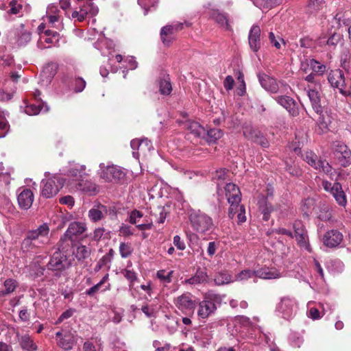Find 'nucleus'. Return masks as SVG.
I'll use <instances>...</instances> for the list:
<instances>
[{"label":"nucleus","instance_id":"obj_1","mask_svg":"<svg viewBox=\"0 0 351 351\" xmlns=\"http://www.w3.org/2000/svg\"><path fill=\"white\" fill-rule=\"evenodd\" d=\"M49 226L46 223L40 225L36 229L27 231L21 243V250L23 252H28L49 244Z\"/></svg>","mask_w":351,"mask_h":351},{"label":"nucleus","instance_id":"obj_2","mask_svg":"<svg viewBox=\"0 0 351 351\" xmlns=\"http://www.w3.org/2000/svg\"><path fill=\"white\" fill-rule=\"evenodd\" d=\"M64 249L62 244L58 243V250L53 254L46 265L47 274L55 280L59 279L63 275V271L70 266L66 256L61 252Z\"/></svg>","mask_w":351,"mask_h":351},{"label":"nucleus","instance_id":"obj_3","mask_svg":"<svg viewBox=\"0 0 351 351\" xmlns=\"http://www.w3.org/2000/svg\"><path fill=\"white\" fill-rule=\"evenodd\" d=\"M99 176L104 182L123 184L126 182V172L124 169L115 165H106L99 164Z\"/></svg>","mask_w":351,"mask_h":351},{"label":"nucleus","instance_id":"obj_4","mask_svg":"<svg viewBox=\"0 0 351 351\" xmlns=\"http://www.w3.org/2000/svg\"><path fill=\"white\" fill-rule=\"evenodd\" d=\"M190 224L195 232L204 234L213 227V219L199 210H192L189 214Z\"/></svg>","mask_w":351,"mask_h":351},{"label":"nucleus","instance_id":"obj_5","mask_svg":"<svg viewBox=\"0 0 351 351\" xmlns=\"http://www.w3.org/2000/svg\"><path fill=\"white\" fill-rule=\"evenodd\" d=\"M221 301V296L218 294L209 293L204 300L200 302L198 305L197 315L205 319L211 315L217 310V304H220Z\"/></svg>","mask_w":351,"mask_h":351},{"label":"nucleus","instance_id":"obj_6","mask_svg":"<svg viewBox=\"0 0 351 351\" xmlns=\"http://www.w3.org/2000/svg\"><path fill=\"white\" fill-rule=\"evenodd\" d=\"M64 184V180L54 176L41 182V195L45 198H51L55 196Z\"/></svg>","mask_w":351,"mask_h":351},{"label":"nucleus","instance_id":"obj_7","mask_svg":"<svg viewBox=\"0 0 351 351\" xmlns=\"http://www.w3.org/2000/svg\"><path fill=\"white\" fill-rule=\"evenodd\" d=\"M306 93L313 110L319 116L318 123L320 127L324 129L327 128L328 124L324 118V107L321 104V97L319 91L308 86Z\"/></svg>","mask_w":351,"mask_h":351},{"label":"nucleus","instance_id":"obj_8","mask_svg":"<svg viewBox=\"0 0 351 351\" xmlns=\"http://www.w3.org/2000/svg\"><path fill=\"white\" fill-rule=\"evenodd\" d=\"M86 230V227L84 223L73 221L69 223L67 230L60 238L58 243L63 245V243L66 240H69L71 242L77 241L82 237Z\"/></svg>","mask_w":351,"mask_h":351},{"label":"nucleus","instance_id":"obj_9","mask_svg":"<svg viewBox=\"0 0 351 351\" xmlns=\"http://www.w3.org/2000/svg\"><path fill=\"white\" fill-rule=\"evenodd\" d=\"M98 8L92 1H86L79 4V10L73 12L71 16L77 21H84L87 16H94L98 13Z\"/></svg>","mask_w":351,"mask_h":351},{"label":"nucleus","instance_id":"obj_10","mask_svg":"<svg viewBox=\"0 0 351 351\" xmlns=\"http://www.w3.org/2000/svg\"><path fill=\"white\" fill-rule=\"evenodd\" d=\"M334 154L341 166L347 167L351 164V150L343 143L334 144Z\"/></svg>","mask_w":351,"mask_h":351},{"label":"nucleus","instance_id":"obj_11","mask_svg":"<svg viewBox=\"0 0 351 351\" xmlns=\"http://www.w3.org/2000/svg\"><path fill=\"white\" fill-rule=\"evenodd\" d=\"M274 100L284 108H285L290 116L297 117L299 115V106L297 102L290 96L278 95L274 97Z\"/></svg>","mask_w":351,"mask_h":351},{"label":"nucleus","instance_id":"obj_12","mask_svg":"<svg viewBox=\"0 0 351 351\" xmlns=\"http://www.w3.org/2000/svg\"><path fill=\"white\" fill-rule=\"evenodd\" d=\"M176 304L180 310L189 315L193 313L196 307V302L193 300V296L189 293H184L178 297Z\"/></svg>","mask_w":351,"mask_h":351},{"label":"nucleus","instance_id":"obj_13","mask_svg":"<svg viewBox=\"0 0 351 351\" xmlns=\"http://www.w3.org/2000/svg\"><path fill=\"white\" fill-rule=\"evenodd\" d=\"M328 80L332 86L339 88V92L347 95V91L344 89L346 87V80L343 71L340 69H335L330 71Z\"/></svg>","mask_w":351,"mask_h":351},{"label":"nucleus","instance_id":"obj_14","mask_svg":"<svg viewBox=\"0 0 351 351\" xmlns=\"http://www.w3.org/2000/svg\"><path fill=\"white\" fill-rule=\"evenodd\" d=\"M63 83L75 93H81L86 87V81L81 77H76L73 73H67L62 80Z\"/></svg>","mask_w":351,"mask_h":351},{"label":"nucleus","instance_id":"obj_15","mask_svg":"<svg viewBox=\"0 0 351 351\" xmlns=\"http://www.w3.org/2000/svg\"><path fill=\"white\" fill-rule=\"evenodd\" d=\"M261 86L267 92L276 94L279 92V86L277 80L265 73L259 72L257 74Z\"/></svg>","mask_w":351,"mask_h":351},{"label":"nucleus","instance_id":"obj_16","mask_svg":"<svg viewBox=\"0 0 351 351\" xmlns=\"http://www.w3.org/2000/svg\"><path fill=\"white\" fill-rule=\"evenodd\" d=\"M342 240V234L337 230H331L326 232L323 238L324 244L329 247L338 246Z\"/></svg>","mask_w":351,"mask_h":351},{"label":"nucleus","instance_id":"obj_17","mask_svg":"<svg viewBox=\"0 0 351 351\" xmlns=\"http://www.w3.org/2000/svg\"><path fill=\"white\" fill-rule=\"evenodd\" d=\"M248 41L250 49L254 52H257L261 46V29L259 26L254 25L250 31Z\"/></svg>","mask_w":351,"mask_h":351},{"label":"nucleus","instance_id":"obj_18","mask_svg":"<svg viewBox=\"0 0 351 351\" xmlns=\"http://www.w3.org/2000/svg\"><path fill=\"white\" fill-rule=\"evenodd\" d=\"M17 201L19 207L23 210L29 209L34 201V194L29 189H24L18 195Z\"/></svg>","mask_w":351,"mask_h":351},{"label":"nucleus","instance_id":"obj_19","mask_svg":"<svg viewBox=\"0 0 351 351\" xmlns=\"http://www.w3.org/2000/svg\"><path fill=\"white\" fill-rule=\"evenodd\" d=\"M294 301L289 297H284L281 299L278 305V310L282 315L284 318L289 319L293 314Z\"/></svg>","mask_w":351,"mask_h":351},{"label":"nucleus","instance_id":"obj_20","mask_svg":"<svg viewBox=\"0 0 351 351\" xmlns=\"http://www.w3.org/2000/svg\"><path fill=\"white\" fill-rule=\"evenodd\" d=\"M24 27V24H21L20 28L17 29L15 33V40L18 47L25 46L32 39L31 32Z\"/></svg>","mask_w":351,"mask_h":351},{"label":"nucleus","instance_id":"obj_21","mask_svg":"<svg viewBox=\"0 0 351 351\" xmlns=\"http://www.w3.org/2000/svg\"><path fill=\"white\" fill-rule=\"evenodd\" d=\"M18 341L22 350L25 351H37L38 346L34 339L27 334L21 335L16 333Z\"/></svg>","mask_w":351,"mask_h":351},{"label":"nucleus","instance_id":"obj_22","mask_svg":"<svg viewBox=\"0 0 351 351\" xmlns=\"http://www.w3.org/2000/svg\"><path fill=\"white\" fill-rule=\"evenodd\" d=\"M184 127L197 137L205 138L206 130L199 123L191 120L183 122Z\"/></svg>","mask_w":351,"mask_h":351},{"label":"nucleus","instance_id":"obj_23","mask_svg":"<svg viewBox=\"0 0 351 351\" xmlns=\"http://www.w3.org/2000/svg\"><path fill=\"white\" fill-rule=\"evenodd\" d=\"M256 277L263 279H276L281 277L280 273L275 268L262 267L255 270Z\"/></svg>","mask_w":351,"mask_h":351},{"label":"nucleus","instance_id":"obj_24","mask_svg":"<svg viewBox=\"0 0 351 351\" xmlns=\"http://www.w3.org/2000/svg\"><path fill=\"white\" fill-rule=\"evenodd\" d=\"M208 281V276L206 269H197L194 276L185 280V283L189 285L205 284Z\"/></svg>","mask_w":351,"mask_h":351},{"label":"nucleus","instance_id":"obj_25","mask_svg":"<svg viewBox=\"0 0 351 351\" xmlns=\"http://www.w3.org/2000/svg\"><path fill=\"white\" fill-rule=\"evenodd\" d=\"M258 210L263 215V219L265 221H267L270 219L271 213L275 210V208L267 198H262L258 201Z\"/></svg>","mask_w":351,"mask_h":351},{"label":"nucleus","instance_id":"obj_26","mask_svg":"<svg viewBox=\"0 0 351 351\" xmlns=\"http://www.w3.org/2000/svg\"><path fill=\"white\" fill-rule=\"evenodd\" d=\"M175 33L173 28L171 27V25L164 26L161 29L160 38L164 45L169 47L173 43L175 40L173 36Z\"/></svg>","mask_w":351,"mask_h":351},{"label":"nucleus","instance_id":"obj_27","mask_svg":"<svg viewBox=\"0 0 351 351\" xmlns=\"http://www.w3.org/2000/svg\"><path fill=\"white\" fill-rule=\"evenodd\" d=\"M331 193L340 206H344L346 204V197L340 183L335 182L333 184L331 188Z\"/></svg>","mask_w":351,"mask_h":351},{"label":"nucleus","instance_id":"obj_28","mask_svg":"<svg viewBox=\"0 0 351 351\" xmlns=\"http://www.w3.org/2000/svg\"><path fill=\"white\" fill-rule=\"evenodd\" d=\"M210 16L220 26L226 27V29H230L227 16L223 13L219 12L217 10H212Z\"/></svg>","mask_w":351,"mask_h":351},{"label":"nucleus","instance_id":"obj_29","mask_svg":"<svg viewBox=\"0 0 351 351\" xmlns=\"http://www.w3.org/2000/svg\"><path fill=\"white\" fill-rule=\"evenodd\" d=\"M77 189L85 193H95L98 192V186L90 180H81L77 184Z\"/></svg>","mask_w":351,"mask_h":351},{"label":"nucleus","instance_id":"obj_30","mask_svg":"<svg viewBox=\"0 0 351 351\" xmlns=\"http://www.w3.org/2000/svg\"><path fill=\"white\" fill-rule=\"evenodd\" d=\"M159 90L162 95H168L172 90L169 75H165L159 82Z\"/></svg>","mask_w":351,"mask_h":351},{"label":"nucleus","instance_id":"obj_31","mask_svg":"<svg viewBox=\"0 0 351 351\" xmlns=\"http://www.w3.org/2000/svg\"><path fill=\"white\" fill-rule=\"evenodd\" d=\"M4 287L5 289L0 291V297H4L13 293L17 287V282L14 279L8 278L5 280Z\"/></svg>","mask_w":351,"mask_h":351},{"label":"nucleus","instance_id":"obj_32","mask_svg":"<svg viewBox=\"0 0 351 351\" xmlns=\"http://www.w3.org/2000/svg\"><path fill=\"white\" fill-rule=\"evenodd\" d=\"M341 36L339 34L334 33L325 40V38H319V44L326 43L329 47H335L341 41Z\"/></svg>","mask_w":351,"mask_h":351},{"label":"nucleus","instance_id":"obj_33","mask_svg":"<svg viewBox=\"0 0 351 351\" xmlns=\"http://www.w3.org/2000/svg\"><path fill=\"white\" fill-rule=\"evenodd\" d=\"M73 343V337L71 335H65L63 337H61L57 342V345L65 350L72 349Z\"/></svg>","mask_w":351,"mask_h":351},{"label":"nucleus","instance_id":"obj_34","mask_svg":"<svg viewBox=\"0 0 351 351\" xmlns=\"http://www.w3.org/2000/svg\"><path fill=\"white\" fill-rule=\"evenodd\" d=\"M104 211L106 212L104 206H99L98 208H92L88 212V216L92 221H97L104 218Z\"/></svg>","mask_w":351,"mask_h":351},{"label":"nucleus","instance_id":"obj_35","mask_svg":"<svg viewBox=\"0 0 351 351\" xmlns=\"http://www.w3.org/2000/svg\"><path fill=\"white\" fill-rule=\"evenodd\" d=\"M223 135V132L218 128H213L209 130H206L205 136L206 140L209 143H215L217 140L219 139Z\"/></svg>","mask_w":351,"mask_h":351},{"label":"nucleus","instance_id":"obj_36","mask_svg":"<svg viewBox=\"0 0 351 351\" xmlns=\"http://www.w3.org/2000/svg\"><path fill=\"white\" fill-rule=\"evenodd\" d=\"M308 65L313 70V73L318 75H322L326 71V65L321 64L315 59H311L309 60Z\"/></svg>","mask_w":351,"mask_h":351},{"label":"nucleus","instance_id":"obj_37","mask_svg":"<svg viewBox=\"0 0 351 351\" xmlns=\"http://www.w3.org/2000/svg\"><path fill=\"white\" fill-rule=\"evenodd\" d=\"M285 170L291 176L300 177L302 173L301 168L295 162L289 163V162L286 161Z\"/></svg>","mask_w":351,"mask_h":351},{"label":"nucleus","instance_id":"obj_38","mask_svg":"<svg viewBox=\"0 0 351 351\" xmlns=\"http://www.w3.org/2000/svg\"><path fill=\"white\" fill-rule=\"evenodd\" d=\"M74 254L78 261H82L90 255V250L86 245H82L77 247Z\"/></svg>","mask_w":351,"mask_h":351},{"label":"nucleus","instance_id":"obj_39","mask_svg":"<svg viewBox=\"0 0 351 351\" xmlns=\"http://www.w3.org/2000/svg\"><path fill=\"white\" fill-rule=\"evenodd\" d=\"M232 280V276L227 271H221L215 276L214 281L217 285L228 284Z\"/></svg>","mask_w":351,"mask_h":351},{"label":"nucleus","instance_id":"obj_40","mask_svg":"<svg viewBox=\"0 0 351 351\" xmlns=\"http://www.w3.org/2000/svg\"><path fill=\"white\" fill-rule=\"evenodd\" d=\"M315 206V200L313 198H306L302 202L301 209L304 215L308 216L309 213Z\"/></svg>","mask_w":351,"mask_h":351},{"label":"nucleus","instance_id":"obj_41","mask_svg":"<svg viewBox=\"0 0 351 351\" xmlns=\"http://www.w3.org/2000/svg\"><path fill=\"white\" fill-rule=\"evenodd\" d=\"M324 3V0H309L308 10L310 13H315L320 10Z\"/></svg>","mask_w":351,"mask_h":351},{"label":"nucleus","instance_id":"obj_42","mask_svg":"<svg viewBox=\"0 0 351 351\" xmlns=\"http://www.w3.org/2000/svg\"><path fill=\"white\" fill-rule=\"evenodd\" d=\"M256 132V134H254L255 136L252 141L264 148L268 147L269 146V143L263 134L260 130Z\"/></svg>","mask_w":351,"mask_h":351},{"label":"nucleus","instance_id":"obj_43","mask_svg":"<svg viewBox=\"0 0 351 351\" xmlns=\"http://www.w3.org/2000/svg\"><path fill=\"white\" fill-rule=\"evenodd\" d=\"M258 130V129L254 128L251 124L245 123L243 127V134L244 136L251 141L254 138V134H256V132Z\"/></svg>","mask_w":351,"mask_h":351},{"label":"nucleus","instance_id":"obj_44","mask_svg":"<svg viewBox=\"0 0 351 351\" xmlns=\"http://www.w3.org/2000/svg\"><path fill=\"white\" fill-rule=\"evenodd\" d=\"M350 59V53L349 49H344L342 51L341 56V66L346 71L349 69Z\"/></svg>","mask_w":351,"mask_h":351},{"label":"nucleus","instance_id":"obj_45","mask_svg":"<svg viewBox=\"0 0 351 351\" xmlns=\"http://www.w3.org/2000/svg\"><path fill=\"white\" fill-rule=\"evenodd\" d=\"M317 163V166L315 167V169L322 171L328 175L332 174V168L327 161L319 160Z\"/></svg>","mask_w":351,"mask_h":351},{"label":"nucleus","instance_id":"obj_46","mask_svg":"<svg viewBox=\"0 0 351 351\" xmlns=\"http://www.w3.org/2000/svg\"><path fill=\"white\" fill-rule=\"evenodd\" d=\"M133 249L131 245L125 243H121L119 246V252L122 258H127L132 253Z\"/></svg>","mask_w":351,"mask_h":351},{"label":"nucleus","instance_id":"obj_47","mask_svg":"<svg viewBox=\"0 0 351 351\" xmlns=\"http://www.w3.org/2000/svg\"><path fill=\"white\" fill-rule=\"evenodd\" d=\"M44 106L40 103L30 104L27 106L26 112L29 115L38 114L43 109Z\"/></svg>","mask_w":351,"mask_h":351},{"label":"nucleus","instance_id":"obj_48","mask_svg":"<svg viewBox=\"0 0 351 351\" xmlns=\"http://www.w3.org/2000/svg\"><path fill=\"white\" fill-rule=\"evenodd\" d=\"M144 143H149V140L147 138L133 139L130 142V146L133 150H143Z\"/></svg>","mask_w":351,"mask_h":351},{"label":"nucleus","instance_id":"obj_49","mask_svg":"<svg viewBox=\"0 0 351 351\" xmlns=\"http://www.w3.org/2000/svg\"><path fill=\"white\" fill-rule=\"evenodd\" d=\"M304 160L311 167L315 169V167L317 166V156L313 153L312 152H306L305 156H304Z\"/></svg>","mask_w":351,"mask_h":351},{"label":"nucleus","instance_id":"obj_50","mask_svg":"<svg viewBox=\"0 0 351 351\" xmlns=\"http://www.w3.org/2000/svg\"><path fill=\"white\" fill-rule=\"evenodd\" d=\"M10 10L7 12L8 14H17L22 10V5L19 3L16 0L10 2Z\"/></svg>","mask_w":351,"mask_h":351},{"label":"nucleus","instance_id":"obj_51","mask_svg":"<svg viewBox=\"0 0 351 351\" xmlns=\"http://www.w3.org/2000/svg\"><path fill=\"white\" fill-rule=\"evenodd\" d=\"M253 277H256L255 270L243 269L238 274L237 279L243 280Z\"/></svg>","mask_w":351,"mask_h":351},{"label":"nucleus","instance_id":"obj_52","mask_svg":"<svg viewBox=\"0 0 351 351\" xmlns=\"http://www.w3.org/2000/svg\"><path fill=\"white\" fill-rule=\"evenodd\" d=\"M165 273V270H159L157 271L156 276L158 278L163 280L165 282L169 283L171 281V277L173 271H170L167 274Z\"/></svg>","mask_w":351,"mask_h":351},{"label":"nucleus","instance_id":"obj_53","mask_svg":"<svg viewBox=\"0 0 351 351\" xmlns=\"http://www.w3.org/2000/svg\"><path fill=\"white\" fill-rule=\"evenodd\" d=\"M10 128L8 122L4 117H0V138L4 137L8 133Z\"/></svg>","mask_w":351,"mask_h":351},{"label":"nucleus","instance_id":"obj_54","mask_svg":"<svg viewBox=\"0 0 351 351\" xmlns=\"http://www.w3.org/2000/svg\"><path fill=\"white\" fill-rule=\"evenodd\" d=\"M240 194L241 193H234V194H229V193H227L226 195V197L228 199V202L230 204H237V205H240L239 203L241 202V197H240Z\"/></svg>","mask_w":351,"mask_h":351},{"label":"nucleus","instance_id":"obj_55","mask_svg":"<svg viewBox=\"0 0 351 351\" xmlns=\"http://www.w3.org/2000/svg\"><path fill=\"white\" fill-rule=\"evenodd\" d=\"M101 284H96L90 289L86 290L85 294L90 298H95L96 294L101 289Z\"/></svg>","mask_w":351,"mask_h":351},{"label":"nucleus","instance_id":"obj_56","mask_svg":"<svg viewBox=\"0 0 351 351\" xmlns=\"http://www.w3.org/2000/svg\"><path fill=\"white\" fill-rule=\"evenodd\" d=\"M269 40L270 41V43L272 45H274L276 49H280L281 47L279 40L282 41L283 43L285 45L284 40L280 37H278V39H276L274 34L272 32H269Z\"/></svg>","mask_w":351,"mask_h":351},{"label":"nucleus","instance_id":"obj_57","mask_svg":"<svg viewBox=\"0 0 351 351\" xmlns=\"http://www.w3.org/2000/svg\"><path fill=\"white\" fill-rule=\"evenodd\" d=\"M293 228L295 232V236L306 232L304 226L301 221H296L293 223Z\"/></svg>","mask_w":351,"mask_h":351},{"label":"nucleus","instance_id":"obj_58","mask_svg":"<svg viewBox=\"0 0 351 351\" xmlns=\"http://www.w3.org/2000/svg\"><path fill=\"white\" fill-rule=\"evenodd\" d=\"M238 224H241L246 221L245 208L243 205H240L237 214Z\"/></svg>","mask_w":351,"mask_h":351},{"label":"nucleus","instance_id":"obj_59","mask_svg":"<svg viewBox=\"0 0 351 351\" xmlns=\"http://www.w3.org/2000/svg\"><path fill=\"white\" fill-rule=\"evenodd\" d=\"M323 210L324 212L318 215V218L320 220L325 221L330 220L331 218V213L328 210V207L325 204H323Z\"/></svg>","mask_w":351,"mask_h":351},{"label":"nucleus","instance_id":"obj_60","mask_svg":"<svg viewBox=\"0 0 351 351\" xmlns=\"http://www.w3.org/2000/svg\"><path fill=\"white\" fill-rule=\"evenodd\" d=\"M226 195L227 193H241L239 187L233 183H228L225 187Z\"/></svg>","mask_w":351,"mask_h":351},{"label":"nucleus","instance_id":"obj_61","mask_svg":"<svg viewBox=\"0 0 351 351\" xmlns=\"http://www.w3.org/2000/svg\"><path fill=\"white\" fill-rule=\"evenodd\" d=\"M234 84V80L231 75H228L223 81V86L226 90H230L232 89Z\"/></svg>","mask_w":351,"mask_h":351},{"label":"nucleus","instance_id":"obj_62","mask_svg":"<svg viewBox=\"0 0 351 351\" xmlns=\"http://www.w3.org/2000/svg\"><path fill=\"white\" fill-rule=\"evenodd\" d=\"M124 277L132 284L136 279V274L132 270L125 269L123 273Z\"/></svg>","mask_w":351,"mask_h":351},{"label":"nucleus","instance_id":"obj_63","mask_svg":"<svg viewBox=\"0 0 351 351\" xmlns=\"http://www.w3.org/2000/svg\"><path fill=\"white\" fill-rule=\"evenodd\" d=\"M84 168H83V167H81L80 169L72 168L69 171V176L73 178L81 177L82 176V173H84Z\"/></svg>","mask_w":351,"mask_h":351},{"label":"nucleus","instance_id":"obj_64","mask_svg":"<svg viewBox=\"0 0 351 351\" xmlns=\"http://www.w3.org/2000/svg\"><path fill=\"white\" fill-rule=\"evenodd\" d=\"M141 310L147 317H152L154 316L155 311L152 306L146 304L142 306Z\"/></svg>","mask_w":351,"mask_h":351}]
</instances>
